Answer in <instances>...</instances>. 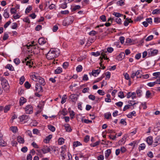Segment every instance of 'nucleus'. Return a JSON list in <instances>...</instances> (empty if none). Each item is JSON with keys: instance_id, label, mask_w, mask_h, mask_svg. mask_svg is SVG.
<instances>
[{"instance_id": "nucleus-47", "label": "nucleus", "mask_w": 160, "mask_h": 160, "mask_svg": "<svg viewBox=\"0 0 160 160\" xmlns=\"http://www.w3.org/2000/svg\"><path fill=\"white\" fill-rule=\"evenodd\" d=\"M145 148V144L142 143L140 145V146L139 147V150H143Z\"/></svg>"}, {"instance_id": "nucleus-23", "label": "nucleus", "mask_w": 160, "mask_h": 160, "mask_svg": "<svg viewBox=\"0 0 160 160\" xmlns=\"http://www.w3.org/2000/svg\"><path fill=\"white\" fill-rule=\"evenodd\" d=\"M10 129L14 133L18 131V128L16 127L12 126L10 128Z\"/></svg>"}, {"instance_id": "nucleus-34", "label": "nucleus", "mask_w": 160, "mask_h": 160, "mask_svg": "<svg viewBox=\"0 0 160 160\" xmlns=\"http://www.w3.org/2000/svg\"><path fill=\"white\" fill-rule=\"evenodd\" d=\"M112 14L113 15H114L115 17H116L115 18H119L121 17L122 15H123L121 14H120L119 13H118L115 12H114Z\"/></svg>"}, {"instance_id": "nucleus-27", "label": "nucleus", "mask_w": 160, "mask_h": 160, "mask_svg": "<svg viewBox=\"0 0 160 160\" xmlns=\"http://www.w3.org/2000/svg\"><path fill=\"white\" fill-rule=\"evenodd\" d=\"M115 18V19H114V20H115V21L118 24H122V20L120 18Z\"/></svg>"}, {"instance_id": "nucleus-32", "label": "nucleus", "mask_w": 160, "mask_h": 160, "mask_svg": "<svg viewBox=\"0 0 160 160\" xmlns=\"http://www.w3.org/2000/svg\"><path fill=\"white\" fill-rule=\"evenodd\" d=\"M32 64V65H33V62L32 59L30 60L29 61H27L26 65H29V68H31L32 67V66L30 64Z\"/></svg>"}, {"instance_id": "nucleus-37", "label": "nucleus", "mask_w": 160, "mask_h": 160, "mask_svg": "<svg viewBox=\"0 0 160 160\" xmlns=\"http://www.w3.org/2000/svg\"><path fill=\"white\" fill-rule=\"evenodd\" d=\"M82 145V144L79 142H74L73 143V146L75 147H78Z\"/></svg>"}, {"instance_id": "nucleus-62", "label": "nucleus", "mask_w": 160, "mask_h": 160, "mask_svg": "<svg viewBox=\"0 0 160 160\" xmlns=\"http://www.w3.org/2000/svg\"><path fill=\"white\" fill-rule=\"evenodd\" d=\"M115 105L117 106L121 107L123 105V102H119L115 103Z\"/></svg>"}, {"instance_id": "nucleus-42", "label": "nucleus", "mask_w": 160, "mask_h": 160, "mask_svg": "<svg viewBox=\"0 0 160 160\" xmlns=\"http://www.w3.org/2000/svg\"><path fill=\"white\" fill-rule=\"evenodd\" d=\"M160 12V10L159 9H156L154 10L152 12V14H156L159 13Z\"/></svg>"}, {"instance_id": "nucleus-38", "label": "nucleus", "mask_w": 160, "mask_h": 160, "mask_svg": "<svg viewBox=\"0 0 160 160\" xmlns=\"http://www.w3.org/2000/svg\"><path fill=\"white\" fill-rule=\"evenodd\" d=\"M97 34V32L96 31H94V30H92V31H90L89 33V35L91 36H95Z\"/></svg>"}, {"instance_id": "nucleus-16", "label": "nucleus", "mask_w": 160, "mask_h": 160, "mask_svg": "<svg viewBox=\"0 0 160 160\" xmlns=\"http://www.w3.org/2000/svg\"><path fill=\"white\" fill-rule=\"evenodd\" d=\"M26 102V99L23 97H21L19 100V105L20 106L22 105Z\"/></svg>"}, {"instance_id": "nucleus-53", "label": "nucleus", "mask_w": 160, "mask_h": 160, "mask_svg": "<svg viewBox=\"0 0 160 160\" xmlns=\"http://www.w3.org/2000/svg\"><path fill=\"white\" fill-rule=\"evenodd\" d=\"M105 75L106 77V78H105V79H106L107 78L109 79L110 78L111 73L109 72H107L105 73Z\"/></svg>"}, {"instance_id": "nucleus-2", "label": "nucleus", "mask_w": 160, "mask_h": 160, "mask_svg": "<svg viewBox=\"0 0 160 160\" xmlns=\"http://www.w3.org/2000/svg\"><path fill=\"white\" fill-rule=\"evenodd\" d=\"M113 51V49L112 48H108L107 50L106 49H104L101 51V55L103 57L104 59H108V58L107 57H106V55L105 54V53L107 52L109 53H111Z\"/></svg>"}, {"instance_id": "nucleus-21", "label": "nucleus", "mask_w": 160, "mask_h": 160, "mask_svg": "<svg viewBox=\"0 0 160 160\" xmlns=\"http://www.w3.org/2000/svg\"><path fill=\"white\" fill-rule=\"evenodd\" d=\"M111 153V150L110 149L107 150L105 153V158H108Z\"/></svg>"}, {"instance_id": "nucleus-5", "label": "nucleus", "mask_w": 160, "mask_h": 160, "mask_svg": "<svg viewBox=\"0 0 160 160\" xmlns=\"http://www.w3.org/2000/svg\"><path fill=\"white\" fill-rule=\"evenodd\" d=\"M26 113L28 114H31L33 112V108L31 105H28L25 108Z\"/></svg>"}, {"instance_id": "nucleus-28", "label": "nucleus", "mask_w": 160, "mask_h": 160, "mask_svg": "<svg viewBox=\"0 0 160 160\" xmlns=\"http://www.w3.org/2000/svg\"><path fill=\"white\" fill-rule=\"evenodd\" d=\"M67 98V96L66 95H64L62 98L61 103L62 104H63L66 102V99Z\"/></svg>"}, {"instance_id": "nucleus-12", "label": "nucleus", "mask_w": 160, "mask_h": 160, "mask_svg": "<svg viewBox=\"0 0 160 160\" xmlns=\"http://www.w3.org/2000/svg\"><path fill=\"white\" fill-rule=\"evenodd\" d=\"M62 148V151L61 152V156L62 157V160H64L65 158V156H66V155L64 153L65 152V148H64L63 146H62L61 147Z\"/></svg>"}, {"instance_id": "nucleus-56", "label": "nucleus", "mask_w": 160, "mask_h": 160, "mask_svg": "<svg viewBox=\"0 0 160 160\" xmlns=\"http://www.w3.org/2000/svg\"><path fill=\"white\" fill-rule=\"evenodd\" d=\"M151 93L150 92V91L149 90H148L146 92V98H149L150 95H151Z\"/></svg>"}, {"instance_id": "nucleus-57", "label": "nucleus", "mask_w": 160, "mask_h": 160, "mask_svg": "<svg viewBox=\"0 0 160 160\" xmlns=\"http://www.w3.org/2000/svg\"><path fill=\"white\" fill-rule=\"evenodd\" d=\"M82 122H84L86 123H89L92 122V121L91 120H90L88 119H84L82 120Z\"/></svg>"}, {"instance_id": "nucleus-35", "label": "nucleus", "mask_w": 160, "mask_h": 160, "mask_svg": "<svg viewBox=\"0 0 160 160\" xmlns=\"http://www.w3.org/2000/svg\"><path fill=\"white\" fill-rule=\"evenodd\" d=\"M82 67L81 65H79L76 68V70L78 72H81L82 71Z\"/></svg>"}, {"instance_id": "nucleus-20", "label": "nucleus", "mask_w": 160, "mask_h": 160, "mask_svg": "<svg viewBox=\"0 0 160 160\" xmlns=\"http://www.w3.org/2000/svg\"><path fill=\"white\" fill-rule=\"evenodd\" d=\"M136 112L133 111L131 112H130L127 115V117L129 118H131L132 117V116H136Z\"/></svg>"}, {"instance_id": "nucleus-54", "label": "nucleus", "mask_w": 160, "mask_h": 160, "mask_svg": "<svg viewBox=\"0 0 160 160\" xmlns=\"http://www.w3.org/2000/svg\"><path fill=\"white\" fill-rule=\"evenodd\" d=\"M153 36L152 35H151L145 39L146 41H150L153 39Z\"/></svg>"}, {"instance_id": "nucleus-25", "label": "nucleus", "mask_w": 160, "mask_h": 160, "mask_svg": "<svg viewBox=\"0 0 160 160\" xmlns=\"http://www.w3.org/2000/svg\"><path fill=\"white\" fill-rule=\"evenodd\" d=\"M3 15L4 18H8L9 17V14L7 10V9L4 10V12Z\"/></svg>"}, {"instance_id": "nucleus-7", "label": "nucleus", "mask_w": 160, "mask_h": 160, "mask_svg": "<svg viewBox=\"0 0 160 160\" xmlns=\"http://www.w3.org/2000/svg\"><path fill=\"white\" fill-rule=\"evenodd\" d=\"M38 83H37L35 85V90L38 91V92H43V88L42 86Z\"/></svg>"}, {"instance_id": "nucleus-4", "label": "nucleus", "mask_w": 160, "mask_h": 160, "mask_svg": "<svg viewBox=\"0 0 160 160\" xmlns=\"http://www.w3.org/2000/svg\"><path fill=\"white\" fill-rule=\"evenodd\" d=\"M73 18L72 16H70L69 18H67L63 22V25L64 26H68L72 23L73 22Z\"/></svg>"}, {"instance_id": "nucleus-17", "label": "nucleus", "mask_w": 160, "mask_h": 160, "mask_svg": "<svg viewBox=\"0 0 160 160\" xmlns=\"http://www.w3.org/2000/svg\"><path fill=\"white\" fill-rule=\"evenodd\" d=\"M64 127L66 131L68 132H71L72 131V129L69 124H65Z\"/></svg>"}, {"instance_id": "nucleus-18", "label": "nucleus", "mask_w": 160, "mask_h": 160, "mask_svg": "<svg viewBox=\"0 0 160 160\" xmlns=\"http://www.w3.org/2000/svg\"><path fill=\"white\" fill-rule=\"evenodd\" d=\"M17 140L19 143H23L24 142V139L20 136L17 137Z\"/></svg>"}, {"instance_id": "nucleus-48", "label": "nucleus", "mask_w": 160, "mask_h": 160, "mask_svg": "<svg viewBox=\"0 0 160 160\" xmlns=\"http://www.w3.org/2000/svg\"><path fill=\"white\" fill-rule=\"evenodd\" d=\"M89 136L88 135H87L84 137V141L85 142H87L89 141Z\"/></svg>"}, {"instance_id": "nucleus-11", "label": "nucleus", "mask_w": 160, "mask_h": 160, "mask_svg": "<svg viewBox=\"0 0 160 160\" xmlns=\"http://www.w3.org/2000/svg\"><path fill=\"white\" fill-rule=\"evenodd\" d=\"M2 137V135H0V145L3 147L7 145V143L3 139Z\"/></svg>"}, {"instance_id": "nucleus-26", "label": "nucleus", "mask_w": 160, "mask_h": 160, "mask_svg": "<svg viewBox=\"0 0 160 160\" xmlns=\"http://www.w3.org/2000/svg\"><path fill=\"white\" fill-rule=\"evenodd\" d=\"M39 78H40V76L36 75V74L33 75H32V80L36 82H38V80Z\"/></svg>"}, {"instance_id": "nucleus-30", "label": "nucleus", "mask_w": 160, "mask_h": 160, "mask_svg": "<svg viewBox=\"0 0 160 160\" xmlns=\"http://www.w3.org/2000/svg\"><path fill=\"white\" fill-rule=\"evenodd\" d=\"M64 139L63 138H59L58 140V143L59 145H62L63 144L64 142Z\"/></svg>"}, {"instance_id": "nucleus-63", "label": "nucleus", "mask_w": 160, "mask_h": 160, "mask_svg": "<svg viewBox=\"0 0 160 160\" xmlns=\"http://www.w3.org/2000/svg\"><path fill=\"white\" fill-rule=\"evenodd\" d=\"M28 150V148L27 147L25 146L22 148L21 149V151L25 153L27 152Z\"/></svg>"}, {"instance_id": "nucleus-39", "label": "nucleus", "mask_w": 160, "mask_h": 160, "mask_svg": "<svg viewBox=\"0 0 160 160\" xmlns=\"http://www.w3.org/2000/svg\"><path fill=\"white\" fill-rule=\"evenodd\" d=\"M136 77L137 78H141L142 75L140 74V71L138 70L136 72Z\"/></svg>"}, {"instance_id": "nucleus-64", "label": "nucleus", "mask_w": 160, "mask_h": 160, "mask_svg": "<svg viewBox=\"0 0 160 160\" xmlns=\"http://www.w3.org/2000/svg\"><path fill=\"white\" fill-rule=\"evenodd\" d=\"M142 91L139 89L137 90L136 91V93L139 97H140L142 96Z\"/></svg>"}, {"instance_id": "nucleus-52", "label": "nucleus", "mask_w": 160, "mask_h": 160, "mask_svg": "<svg viewBox=\"0 0 160 160\" xmlns=\"http://www.w3.org/2000/svg\"><path fill=\"white\" fill-rule=\"evenodd\" d=\"M88 98L89 99L93 101L95 100L96 98L95 96L94 95L92 94L88 96Z\"/></svg>"}, {"instance_id": "nucleus-61", "label": "nucleus", "mask_w": 160, "mask_h": 160, "mask_svg": "<svg viewBox=\"0 0 160 160\" xmlns=\"http://www.w3.org/2000/svg\"><path fill=\"white\" fill-rule=\"evenodd\" d=\"M100 18L103 22H105L106 20V16L104 15L101 16L100 17Z\"/></svg>"}, {"instance_id": "nucleus-45", "label": "nucleus", "mask_w": 160, "mask_h": 160, "mask_svg": "<svg viewBox=\"0 0 160 160\" xmlns=\"http://www.w3.org/2000/svg\"><path fill=\"white\" fill-rule=\"evenodd\" d=\"M32 9V6H29L28 7H27L25 10V13H28Z\"/></svg>"}, {"instance_id": "nucleus-15", "label": "nucleus", "mask_w": 160, "mask_h": 160, "mask_svg": "<svg viewBox=\"0 0 160 160\" xmlns=\"http://www.w3.org/2000/svg\"><path fill=\"white\" fill-rule=\"evenodd\" d=\"M38 42L40 45H42L46 42V41L44 38H41L39 39Z\"/></svg>"}, {"instance_id": "nucleus-40", "label": "nucleus", "mask_w": 160, "mask_h": 160, "mask_svg": "<svg viewBox=\"0 0 160 160\" xmlns=\"http://www.w3.org/2000/svg\"><path fill=\"white\" fill-rule=\"evenodd\" d=\"M129 18H128L126 19L124 21V25L125 26H127L128 25L129 22Z\"/></svg>"}, {"instance_id": "nucleus-55", "label": "nucleus", "mask_w": 160, "mask_h": 160, "mask_svg": "<svg viewBox=\"0 0 160 160\" xmlns=\"http://www.w3.org/2000/svg\"><path fill=\"white\" fill-rule=\"evenodd\" d=\"M9 37L8 34L6 33H5L3 38V40H7Z\"/></svg>"}, {"instance_id": "nucleus-46", "label": "nucleus", "mask_w": 160, "mask_h": 160, "mask_svg": "<svg viewBox=\"0 0 160 160\" xmlns=\"http://www.w3.org/2000/svg\"><path fill=\"white\" fill-rule=\"evenodd\" d=\"M10 106H6L5 107H4L3 110L5 113H6L10 109Z\"/></svg>"}, {"instance_id": "nucleus-8", "label": "nucleus", "mask_w": 160, "mask_h": 160, "mask_svg": "<svg viewBox=\"0 0 160 160\" xmlns=\"http://www.w3.org/2000/svg\"><path fill=\"white\" fill-rule=\"evenodd\" d=\"M70 98L71 99L72 102L75 103L78 99V95L74 94H71L70 96Z\"/></svg>"}, {"instance_id": "nucleus-41", "label": "nucleus", "mask_w": 160, "mask_h": 160, "mask_svg": "<svg viewBox=\"0 0 160 160\" xmlns=\"http://www.w3.org/2000/svg\"><path fill=\"white\" fill-rule=\"evenodd\" d=\"M25 81V78L23 76H22L20 79L19 83L21 85H22Z\"/></svg>"}, {"instance_id": "nucleus-9", "label": "nucleus", "mask_w": 160, "mask_h": 160, "mask_svg": "<svg viewBox=\"0 0 160 160\" xmlns=\"http://www.w3.org/2000/svg\"><path fill=\"white\" fill-rule=\"evenodd\" d=\"M125 56V53L123 52H121L116 58L118 60H121L123 59Z\"/></svg>"}, {"instance_id": "nucleus-14", "label": "nucleus", "mask_w": 160, "mask_h": 160, "mask_svg": "<svg viewBox=\"0 0 160 160\" xmlns=\"http://www.w3.org/2000/svg\"><path fill=\"white\" fill-rule=\"evenodd\" d=\"M153 138L152 136H149L147 138V142L149 145H152Z\"/></svg>"}, {"instance_id": "nucleus-6", "label": "nucleus", "mask_w": 160, "mask_h": 160, "mask_svg": "<svg viewBox=\"0 0 160 160\" xmlns=\"http://www.w3.org/2000/svg\"><path fill=\"white\" fill-rule=\"evenodd\" d=\"M148 55L150 56H154L157 55L158 52V50L157 49H154L151 48L150 50H148Z\"/></svg>"}, {"instance_id": "nucleus-19", "label": "nucleus", "mask_w": 160, "mask_h": 160, "mask_svg": "<svg viewBox=\"0 0 160 160\" xmlns=\"http://www.w3.org/2000/svg\"><path fill=\"white\" fill-rule=\"evenodd\" d=\"M5 68L8 69L10 71H14V67L12 66L11 64H8L5 67Z\"/></svg>"}, {"instance_id": "nucleus-60", "label": "nucleus", "mask_w": 160, "mask_h": 160, "mask_svg": "<svg viewBox=\"0 0 160 160\" xmlns=\"http://www.w3.org/2000/svg\"><path fill=\"white\" fill-rule=\"evenodd\" d=\"M111 116V114L110 113L108 112V113H106L105 114L104 117L107 119H108Z\"/></svg>"}, {"instance_id": "nucleus-3", "label": "nucleus", "mask_w": 160, "mask_h": 160, "mask_svg": "<svg viewBox=\"0 0 160 160\" xmlns=\"http://www.w3.org/2000/svg\"><path fill=\"white\" fill-rule=\"evenodd\" d=\"M1 81L3 88L5 90H7L9 88V85L7 80L4 78H1Z\"/></svg>"}, {"instance_id": "nucleus-44", "label": "nucleus", "mask_w": 160, "mask_h": 160, "mask_svg": "<svg viewBox=\"0 0 160 160\" xmlns=\"http://www.w3.org/2000/svg\"><path fill=\"white\" fill-rule=\"evenodd\" d=\"M118 97L121 98H124L125 97L123 92L122 91L120 92L118 94Z\"/></svg>"}, {"instance_id": "nucleus-1", "label": "nucleus", "mask_w": 160, "mask_h": 160, "mask_svg": "<svg viewBox=\"0 0 160 160\" xmlns=\"http://www.w3.org/2000/svg\"><path fill=\"white\" fill-rule=\"evenodd\" d=\"M59 54V50L56 49H51L46 55V58L48 60H51L58 57Z\"/></svg>"}, {"instance_id": "nucleus-10", "label": "nucleus", "mask_w": 160, "mask_h": 160, "mask_svg": "<svg viewBox=\"0 0 160 160\" xmlns=\"http://www.w3.org/2000/svg\"><path fill=\"white\" fill-rule=\"evenodd\" d=\"M38 81L40 85L44 86L45 85L46 83L44 79L40 76V78H38Z\"/></svg>"}, {"instance_id": "nucleus-50", "label": "nucleus", "mask_w": 160, "mask_h": 160, "mask_svg": "<svg viewBox=\"0 0 160 160\" xmlns=\"http://www.w3.org/2000/svg\"><path fill=\"white\" fill-rule=\"evenodd\" d=\"M81 8V7L79 5H76L72 9V11H74L77 9H80Z\"/></svg>"}, {"instance_id": "nucleus-51", "label": "nucleus", "mask_w": 160, "mask_h": 160, "mask_svg": "<svg viewBox=\"0 0 160 160\" xmlns=\"http://www.w3.org/2000/svg\"><path fill=\"white\" fill-rule=\"evenodd\" d=\"M97 92L101 95L103 96L105 94V92L101 90H98L97 91Z\"/></svg>"}, {"instance_id": "nucleus-58", "label": "nucleus", "mask_w": 160, "mask_h": 160, "mask_svg": "<svg viewBox=\"0 0 160 160\" xmlns=\"http://www.w3.org/2000/svg\"><path fill=\"white\" fill-rule=\"evenodd\" d=\"M124 2H123L122 0H120L119 1L117 2V4L120 5V6H122L124 5Z\"/></svg>"}, {"instance_id": "nucleus-13", "label": "nucleus", "mask_w": 160, "mask_h": 160, "mask_svg": "<svg viewBox=\"0 0 160 160\" xmlns=\"http://www.w3.org/2000/svg\"><path fill=\"white\" fill-rule=\"evenodd\" d=\"M29 116L28 115H22L19 117L21 122H23L24 120H28L29 118Z\"/></svg>"}, {"instance_id": "nucleus-22", "label": "nucleus", "mask_w": 160, "mask_h": 160, "mask_svg": "<svg viewBox=\"0 0 160 160\" xmlns=\"http://www.w3.org/2000/svg\"><path fill=\"white\" fill-rule=\"evenodd\" d=\"M62 69L60 67H58L54 71V73L55 74H59L62 72Z\"/></svg>"}, {"instance_id": "nucleus-59", "label": "nucleus", "mask_w": 160, "mask_h": 160, "mask_svg": "<svg viewBox=\"0 0 160 160\" xmlns=\"http://www.w3.org/2000/svg\"><path fill=\"white\" fill-rule=\"evenodd\" d=\"M69 65V63L68 62H64L62 65L63 67L64 68L66 69L68 67Z\"/></svg>"}, {"instance_id": "nucleus-43", "label": "nucleus", "mask_w": 160, "mask_h": 160, "mask_svg": "<svg viewBox=\"0 0 160 160\" xmlns=\"http://www.w3.org/2000/svg\"><path fill=\"white\" fill-rule=\"evenodd\" d=\"M52 137V135L50 134L48 136L46 137V138L44 139V142H45V141H48V142H49L50 140L51 139Z\"/></svg>"}, {"instance_id": "nucleus-33", "label": "nucleus", "mask_w": 160, "mask_h": 160, "mask_svg": "<svg viewBox=\"0 0 160 160\" xmlns=\"http://www.w3.org/2000/svg\"><path fill=\"white\" fill-rule=\"evenodd\" d=\"M24 86L26 88L29 89L31 87V85L28 81H27L24 83Z\"/></svg>"}, {"instance_id": "nucleus-31", "label": "nucleus", "mask_w": 160, "mask_h": 160, "mask_svg": "<svg viewBox=\"0 0 160 160\" xmlns=\"http://www.w3.org/2000/svg\"><path fill=\"white\" fill-rule=\"evenodd\" d=\"M160 144V142L156 140L155 138L154 140V142L152 144V145L153 147H155Z\"/></svg>"}, {"instance_id": "nucleus-36", "label": "nucleus", "mask_w": 160, "mask_h": 160, "mask_svg": "<svg viewBox=\"0 0 160 160\" xmlns=\"http://www.w3.org/2000/svg\"><path fill=\"white\" fill-rule=\"evenodd\" d=\"M22 20L25 22L29 24L30 23V21L28 17H27L23 19Z\"/></svg>"}, {"instance_id": "nucleus-49", "label": "nucleus", "mask_w": 160, "mask_h": 160, "mask_svg": "<svg viewBox=\"0 0 160 160\" xmlns=\"http://www.w3.org/2000/svg\"><path fill=\"white\" fill-rule=\"evenodd\" d=\"M13 62L16 65L19 64L20 62V61L18 58H16L14 59Z\"/></svg>"}, {"instance_id": "nucleus-24", "label": "nucleus", "mask_w": 160, "mask_h": 160, "mask_svg": "<svg viewBox=\"0 0 160 160\" xmlns=\"http://www.w3.org/2000/svg\"><path fill=\"white\" fill-rule=\"evenodd\" d=\"M48 127L49 129L52 132L55 131V127L51 125H48Z\"/></svg>"}, {"instance_id": "nucleus-29", "label": "nucleus", "mask_w": 160, "mask_h": 160, "mask_svg": "<svg viewBox=\"0 0 160 160\" xmlns=\"http://www.w3.org/2000/svg\"><path fill=\"white\" fill-rule=\"evenodd\" d=\"M91 55H93L95 57H97L99 55H101V52H100L98 51H97L96 52H91Z\"/></svg>"}]
</instances>
